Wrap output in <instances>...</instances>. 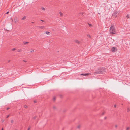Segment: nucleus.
Segmentation results:
<instances>
[{"mask_svg":"<svg viewBox=\"0 0 130 130\" xmlns=\"http://www.w3.org/2000/svg\"><path fill=\"white\" fill-rule=\"evenodd\" d=\"M53 108L54 109H56V107L55 106H53Z\"/></svg>","mask_w":130,"mask_h":130,"instance_id":"4468645a","label":"nucleus"},{"mask_svg":"<svg viewBox=\"0 0 130 130\" xmlns=\"http://www.w3.org/2000/svg\"><path fill=\"white\" fill-rule=\"evenodd\" d=\"M13 122L14 121L13 120H12L11 121V122L12 123H13Z\"/></svg>","mask_w":130,"mask_h":130,"instance_id":"a211bd4d","label":"nucleus"},{"mask_svg":"<svg viewBox=\"0 0 130 130\" xmlns=\"http://www.w3.org/2000/svg\"><path fill=\"white\" fill-rule=\"evenodd\" d=\"M9 116V115H8L7 117V118H8Z\"/></svg>","mask_w":130,"mask_h":130,"instance_id":"c85d7f7f","label":"nucleus"},{"mask_svg":"<svg viewBox=\"0 0 130 130\" xmlns=\"http://www.w3.org/2000/svg\"><path fill=\"white\" fill-rule=\"evenodd\" d=\"M130 110V109L128 108L127 109V111L128 112H129Z\"/></svg>","mask_w":130,"mask_h":130,"instance_id":"f3484780","label":"nucleus"},{"mask_svg":"<svg viewBox=\"0 0 130 130\" xmlns=\"http://www.w3.org/2000/svg\"><path fill=\"white\" fill-rule=\"evenodd\" d=\"M4 120H2V122H4Z\"/></svg>","mask_w":130,"mask_h":130,"instance_id":"72a5a7b5","label":"nucleus"},{"mask_svg":"<svg viewBox=\"0 0 130 130\" xmlns=\"http://www.w3.org/2000/svg\"><path fill=\"white\" fill-rule=\"evenodd\" d=\"M18 22V18L17 17H14V20L13 22L15 23H16Z\"/></svg>","mask_w":130,"mask_h":130,"instance_id":"39448f33","label":"nucleus"},{"mask_svg":"<svg viewBox=\"0 0 130 130\" xmlns=\"http://www.w3.org/2000/svg\"><path fill=\"white\" fill-rule=\"evenodd\" d=\"M26 18V17L24 16L23 17V18L22 19V20H24Z\"/></svg>","mask_w":130,"mask_h":130,"instance_id":"ddd939ff","label":"nucleus"},{"mask_svg":"<svg viewBox=\"0 0 130 130\" xmlns=\"http://www.w3.org/2000/svg\"><path fill=\"white\" fill-rule=\"evenodd\" d=\"M45 33H46V34L47 35H49L50 34V32L48 31H46V32Z\"/></svg>","mask_w":130,"mask_h":130,"instance_id":"f8f14e48","label":"nucleus"},{"mask_svg":"<svg viewBox=\"0 0 130 130\" xmlns=\"http://www.w3.org/2000/svg\"><path fill=\"white\" fill-rule=\"evenodd\" d=\"M36 118V117H33V118L34 119H35Z\"/></svg>","mask_w":130,"mask_h":130,"instance_id":"b1692460","label":"nucleus"},{"mask_svg":"<svg viewBox=\"0 0 130 130\" xmlns=\"http://www.w3.org/2000/svg\"><path fill=\"white\" fill-rule=\"evenodd\" d=\"M9 12H7V13H6V14H8V13H9Z\"/></svg>","mask_w":130,"mask_h":130,"instance_id":"393cba45","label":"nucleus"},{"mask_svg":"<svg viewBox=\"0 0 130 130\" xmlns=\"http://www.w3.org/2000/svg\"><path fill=\"white\" fill-rule=\"evenodd\" d=\"M1 130H3V128H2Z\"/></svg>","mask_w":130,"mask_h":130,"instance_id":"f704fd0d","label":"nucleus"},{"mask_svg":"<svg viewBox=\"0 0 130 130\" xmlns=\"http://www.w3.org/2000/svg\"><path fill=\"white\" fill-rule=\"evenodd\" d=\"M87 36L89 38H91V37L90 34H88L87 35Z\"/></svg>","mask_w":130,"mask_h":130,"instance_id":"9b49d317","label":"nucleus"},{"mask_svg":"<svg viewBox=\"0 0 130 130\" xmlns=\"http://www.w3.org/2000/svg\"><path fill=\"white\" fill-rule=\"evenodd\" d=\"M21 51V50H19V51H18V52H20V51Z\"/></svg>","mask_w":130,"mask_h":130,"instance_id":"c756f323","label":"nucleus"},{"mask_svg":"<svg viewBox=\"0 0 130 130\" xmlns=\"http://www.w3.org/2000/svg\"><path fill=\"white\" fill-rule=\"evenodd\" d=\"M104 70L103 69H99L98 71H96L94 74H101L103 73Z\"/></svg>","mask_w":130,"mask_h":130,"instance_id":"f03ea898","label":"nucleus"},{"mask_svg":"<svg viewBox=\"0 0 130 130\" xmlns=\"http://www.w3.org/2000/svg\"><path fill=\"white\" fill-rule=\"evenodd\" d=\"M89 74L88 73H86V74H81V75H83V76H86V75H88Z\"/></svg>","mask_w":130,"mask_h":130,"instance_id":"6e6552de","label":"nucleus"},{"mask_svg":"<svg viewBox=\"0 0 130 130\" xmlns=\"http://www.w3.org/2000/svg\"><path fill=\"white\" fill-rule=\"evenodd\" d=\"M127 17L128 18V16L127 15Z\"/></svg>","mask_w":130,"mask_h":130,"instance_id":"e433bc0d","label":"nucleus"},{"mask_svg":"<svg viewBox=\"0 0 130 130\" xmlns=\"http://www.w3.org/2000/svg\"><path fill=\"white\" fill-rule=\"evenodd\" d=\"M120 12L119 11H114L112 15L115 18L117 17L118 15L119 14Z\"/></svg>","mask_w":130,"mask_h":130,"instance_id":"7ed1b4c3","label":"nucleus"},{"mask_svg":"<svg viewBox=\"0 0 130 130\" xmlns=\"http://www.w3.org/2000/svg\"><path fill=\"white\" fill-rule=\"evenodd\" d=\"M59 14L60 16V17H62L63 16V13L62 12H59Z\"/></svg>","mask_w":130,"mask_h":130,"instance_id":"0eeeda50","label":"nucleus"},{"mask_svg":"<svg viewBox=\"0 0 130 130\" xmlns=\"http://www.w3.org/2000/svg\"><path fill=\"white\" fill-rule=\"evenodd\" d=\"M89 26H92V25L91 24H89Z\"/></svg>","mask_w":130,"mask_h":130,"instance_id":"5701e85b","label":"nucleus"},{"mask_svg":"<svg viewBox=\"0 0 130 130\" xmlns=\"http://www.w3.org/2000/svg\"><path fill=\"white\" fill-rule=\"evenodd\" d=\"M54 100H55V98H53Z\"/></svg>","mask_w":130,"mask_h":130,"instance_id":"473e14b6","label":"nucleus"},{"mask_svg":"<svg viewBox=\"0 0 130 130\" xmlns=\"http://www.w3.org/2000/svg\"><path fill=\"white\" fill-rule=\"evenodd\" d=\"M28 43V42H26L25 43V44H27V43Z\"/></svg>","mask_w":130,"mask_h":130,"instance_id":"2f4dec72","label":"nucleus"},{"mask_svg":"<svg viewBox=\"0 0 130 130\" xmlns=\"http://www.w3.org/2000/svg\"><path fill=\"white\" fill-rule=\"evenodd\" d=\"M16 49L15 48H13V49H12V51H14V50H16Z\"/></svg>","mask_w":130,"mask_h":130,"instance_id":"412c9836","label":"nucleus"},{"mask_svg":"<svg viewBox=\"0 0 130 130\" xmlns=\"http://www.w3.org/2000/svg\"><path fill=\"white\" fill-rule=\"evenodd\" d=\"M41 21L43 22H44V21L43 20H41Z\"/></svg>","mask_w":130,"mask_h":130,"instance_id":"7c9ffc66","label":"nucleus"},{"mask_svg":"<svg viewBox=\"0 0 130 130\" xmlns=\"http://www.w3.org/2000/svg\"><path fill=\"white\" fill-rule=\"evenodd\" d=\"M9 109V108H8L7 109V110H8Z\"/></svg>","mask_w":130,"mask_h":130,"instance_id":"c9c22d12","label":"nucleus"},{"mask_svg":"<svg viewBox=\"0 0 130 130\" xmlns=\"http://www.w3.org/2000/svg\"><path fill=\"white\" fill-rule=\"evenodd\" d=\"M115 127L116 128V127H117V125H115Z\"/></svg>","mask_w":130,"mask_h":130,"instance_id":"bb28decb","label":"nucleus"},{"mask_svg":"<svg viewBox=\"0 0 130 130\" xmlns=\"http://www.w3.org/2000/svg\"><path fill=\"white\" fill-rule=\"evenodd\" d=\"M30 129V127H28V128L27 130H29Z\"/></svg>","mask_w":130,"mask_h":130,"instance_id":"4be33fe9","label":"nucleus"},{"mask_svg":"<svg viewBox=\"0 0 130 130\" xmlns=\"http://www.w3.org/2000/svg\"><path fill=\"white\" fill-rule=\"evenodd\" d=\"M117 48L116 47H113L111 49V51L112 52H115L117 51Z\"/></svg>","mask_w":130,"mask_h":130,"instance_id":"20e7f679","label":"nucleus"},{"mask_svg":"<svg viewBox=\"0 0 130 130\" xmlns=\"http://www.w3.org/2000/svg\"><path fill=\"white\" fill-rule=\"evenodd\" d=\"M75 43H76L77 44H80V41L78 40H75Z\"/></svg>","mask_w":130,"mask_h":130,"instance_id":"423d86ee","label":"nucleus"},{"mask_svg":"<svg viewBox=\"0 0 130 130\" xmlns=\"http://www.w3.org/2000/svg\"><path fill=\"white\" fill-rule=\"evenodd\" d=\"M24 107L25 108H27L28 107L26 105H25L24 106Z\"/></svg>","mask_w":130,"mask_h":130,"instance_id":"2eb2a0df","label":"nucleus"},{"mask_svg":"<svg viewBox=\"0 0 130 130\" xmlns=\"http://www.w3.org/2000/svg\"><path fill=\"white\" fill-rule=\"evenodd\" d=\"M114 107L116 108V105H114Z\"/></svg>","mask_w":130,"mask_h":130,"instance_id":"a878e982","label":"nucleus"},{"mask_svg":"<svg viewBox=\"0 0 130 130\" xmlns=\"http://www.w3.org/2000/svg\"><path fill=\"white\" fill-rule=\"evenodd\" d=\"M41 9L43 10V11H45V9L43 7H41Z\"/></svg>","mask_w":130,"mask_h":130,"instance_id":"9d476101","label":"nucleus"},{"mask_svg":"<svg viewBox=\"0 0 130 130\" xmlns=\"http://www.w3.org/2000/svg\"><path fill=\"white\" fill-rule=\"evenodd\" d=\"M109 31L110 33L112 34H115L116 33V30L115 29L113 25H112L111 26L110 28Z\"/></svg>","mask_w":130,"mask_h":130,"instance_id":"f257e3e1","label":"nucleus"},{"mask_svg":"<svg viewBox=\"0 0 130 130\" xmlns=\"http://www.w3.org/2000/svg\"><path fill=\"white\" fill-rule=\"evenodd\" d=\"M34 51V50H31V52H33Z\"/></svg>","mask_w":130,"mask_h":130,"instance_id":"aec40b11","label":"nucleus"},{"mask_svg":"<svg viewBox=\"0 0 130 130\" xmlns=\"http://www.w3.org/2000/svg\"><path fill=\"white\" fill-rule=\"evenodd\" d=\"M80 125H78V126H77V127L78 128H79L80 127Z\"/></svg>","mask_w":130,"mask_h":130,"instance_id":"6ab92c4d","label":"nucleus"},{"mask_svg":"<svg viewBox=\"0 0 130 130\" xmlns=\"http://www.w3.org/2000/svg\"><path fill=\"white\" fill-rule=\"evenodd\" d=\"M39 28L41 29H43L45 28V27L43 26H41L39 27Z\"/></svg>","mask_w":130,"mask_h":130,"instance_id":"1a4fd4ad","label":"nucleus"},{"mask_svg":"<svg viewBox=\"0 0 130 130\" xmlns=\"http://www.w3.org/2000/svg\"><path fill=\"white\" fill-rule=\"evenodd\" d=\"M130 129V128L129 127H127L126 128V130H129Z\"/></svg>","mask_w":130,"mask_h":130,"instance_id":"dca6fc26","label":"nucleus"},{"mask_svg":"<svg viewBox=\"0 0 130 130\" xmlns=\"http://www.w3.org/2000/svg\"><path fill=\"white\" fill-rule=\"evenodd\" d=\"M23 61L25 62H26L27 61H25V60H24Z\"/></svg>","mask_w":130,"mask_h":130,"instance_id":"cd10ccee","label":"nucleus"}]
</instances>
